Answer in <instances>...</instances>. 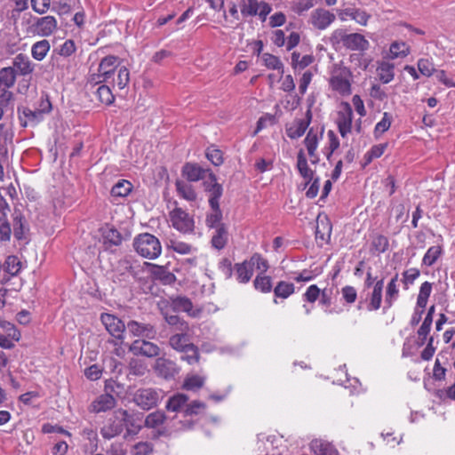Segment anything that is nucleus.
<instances>
[{
    "label": "nucleus",
    "instance_id": "22",
    "mask_svg": "<svg viewBox=\"0 0 455 455\" xmlns=\"http://www.w3.org/2000/svg\"><path fill=\"white\" fill-rule=\"evenodd\" d=\"M119 63V58L114 55H108L104 57L98 67V71L102 74L103 80L108 82L113 79L115 70L116 69Z\"/></svg>",
    "mask_w": 455,
    "mask_h": 455
},
{
    "label": "nucleus",
    "instance_id": "39",
    "mask_svg": "<svg viewBox=\"0 0 455 455\" xmlns=\"http://www.w3.org/2000/svg\"><path fill=\"white\" fill-rule=\"evenodd\" d=\"M275 298L287 299L295 292V286L292 283L280 281L273 289Z\"/></svg>",
    "mask_w": 455,
    "mask_h": 455
},
{
    "label": "nucleus",
    "instance_id": "61",
    "mask_svg": "<svg viewBox=\"0 0 455 455\" xmlns=\"http://www.w3.org/2000/svg\"><path fill=\"white\" fill-rule=\"evenodd\" d=\"M153 452V444L149 442H139L132 447V455H149Z\"/></svg>",
    "mask_w": 455,
    "mask_h": 455
},
{
    "label": "nucleus",
    "instance_id": "25",
    "mask_svg": "<svg viewBox=\"0 0 455 455\" xmlns=\"http://www.w3.org/2000/svg\"><path fill=\"white\" fill-rule=\"evenodd\" d=\"M169 310L173 313L185 312L189 315H195V314L192 313L193 303L191 299L186 296L171 297Z\"/></svg>",
    "mask_w": 455,
    "mask_h": 455
},
{
    "label": "nucleus",
    "instance_id": "59",
    "mask_svg": "<svg viewBox=\"0 0 455 455\" xmlns=\"http://www.w3.org/2000/svg\"><path fill=\"white\" fill-rule=\"evenodd\" d=\"M304 143L307 149L308 155H313V153L316 151L318 146V137L312 129H310L307 132L304 140Z\"/></svg>",
    "mask_w": 455,
    "mask_h": 455
},
{
    "label": "nucleus",
    "instance_id": "54",
    "mask_svg": "<svg viewBox=\"0 0 455 455\" xmlns=\"http://www.w3.org/2000/svg\"><path fill=\"white\" fill-rule=\"evenodd\" d=\"M391 123H392V116L387 112H385L383 114L381 120L379 122H378L377 124L375 125L374 136L376 138H378L381 134H383L385 132H387L390 128Z\"/></svg>",
    "mask_w": 455,
    "mask_h": 455
},
{
    "label": "nucleus",
    "instance_id": "29",
    "mask_svg": "<svg viewBox=\"0 0 455 455\" xmlns=\"http://www.w3.org/2000/svg\"><path fill=\"white\" fill-rule=\"evenodd\" d=\"M345 47L351 51L364 52L369 49L370 43L363 35L352 33L348 35Z\"/></svg>",
    "mask_w": 455,
    "mask_h": 455
},
{
    "label": "nucleus",
    "instance_id": "28",
    "mask_svg": "<svg viewBox=\"0 0 455 455\" xmlns=\"http://www.w3.org/2000/svg\"><path fill=\"white\" fill-rule=\"evenodd\" d=\"M123 418H124V438L127 439L130 436L137 435L141 430L142 427L140 423V420L136 418L134 414L130 413L126 410V416L124 414Z\"/></svg>",
    "mask_w": 455,
    "mask_h": 455
},
{
    "label": "nucleus",
    "instance_id": "2",
    "mask_svg": "<svg viewBox=\"0 0 455 455\" xmlns=\"http://www.w3.org/2000/svg\"><path fill=\"white\" fill-rule=\"evenodd\" d=\"M206 409V404L201 401L194 400L189 403H186L184 410L182 411V419L177 420V417L171 419L172 423V427L173 431H184L192 429L196 424L194 417L204 412ZM172 430L170 427H163L157 430V436H170Z\"/></svg>",
    "mask_w": 455,
    "mask_h": 455
},
{
    "label": "nucleus",
    "instance_id": "14",
    "mask_svg": "<svg viewBox=\"0 0 455 455\" xmlns=\"http://www.w3.org/2000/svg\"><path fill=\"white\" fill-rule=\"evenodd\" d=\"M210 172H212L210 169L203 168L196 163H186L181 170L182 176L189 182L204 180Z\"/></svg>",
    "mask_w": 455,
    "mask_h": 455
},
{
    "label": "nucleus",
    "instance_id": "37",
    "mask_svg": "<svg viewBox=\"0 0 455 455\" xmlns=\"http://www.w3.org/2000/svg\"><path fill=\"white\" fill-rule=\"evenodd\" d=\"M389 241L388 238L381 234H377L372 236L371 242V252L372 254L384 253L388 250Z\"/></svg>",
    "mask_w": 455,
    "mask_h": 455
},
{
    "label": "nucleus",
    "instance_id": "30",
    "mask_svg": "<svg viewBox=\"0 0 455 455\" xmlns=\"http://www.w3.org/2000/svg\"><path fill=\"white\" fill-rule=\"evenodd\" d=\"M340 18L343 20H346L347 18L350 20H354L358 24L365 26L368 22V20L371 18V15L368 14L365 11L358 8H346L340 13Z\"/></svg>",
    "mask_w": 455,
    "mask_h": 455
},
{
    "label": "nucleus",
    "instance_id": "42",
    "mask_svg": "<svg viewBox=\"0 0 455 455\" xmlns=\"http://www.w3.org/2000/svg\"><path fill=\"white\" fill-rule=\"evenodd\" d=\"M331 234V225L328 220L326 221H321V224H317L315 228V240L323 243L329 242Z\"/></svg>",
    "mask_w": 455,
    "mask_h": 455
},
{
    "label": "nucleus",
    "instance_id": "7",
    "mask_svg": "<svg viewBox=\"0 0 455 455\" xmlns=\"http://www.w3.org/2000/svg\"><path fill=\"white\" fill-rule=\"evenodd\" d=\"M100 321L108 332L117 341L123 343L127 324L125 325L116 315L108 313H102L100 315Z\"/></svg>",
    "mask_w": 455,
    "mask_h": 455
},
{
    "label": "nucleus",
    "instance_id": "18",
    "mask_svg": "<svg viewBox=\"0 0 455 455\" xmlns=\"http://www.w3.org/2000/svg\"><path fill=\"white\" fill-rule=\"evenodd\" d=\"M155 370L158 375L164 379L174 378L179 373V367L177 364L170 360L164 357H159L156 361Z\"/></svg>",
    "mask_w": 455,
    "mask_h": 455
},
{
    "label": "nucleus",
    "instance_id": "8",
    "mask_svg": "<svg viewBox=\"0 0 455 455\" xmlns=\"http://www.w3.org/2000/svg\"><path fill=\"white\" fill-rule=\"evenodd\" d=\"M348 75V70L343 68L334 72L330 78L331 89L342 96H347L351 93V84L347 79Z\"/></svg>",
    "mask_w": 455,
    "mask_h": 455
},
{
    "label": "nucleus",
    "instance_id": "19",
    "mask_svg": "<svg viewBox=\"0 0 455 455\" xmlns=\"http://www.w3.org/2000/svg\"><path fill=\"white\" fill-rule=\"evenodd\" d=\"M162 315L172 331H189L188 323L169 309L162 310Z\"/></svg>",
    "mask_w": 455,
    "mask_h": 455
},
{
    "label": "nucleus",
    "instance_id": "50",
    "mask_svg": "<svg viewBox=\"0 0 455 455\" xmlns=\"http://www.w3.org/2000/svg\"><path fill=\"white\" fill-rule=\"evenodd\" d=\"M205 379L199 375L188 376L182 385L186 390L196 391L200 389L204 384Z\"/></svg>",
    "mask_w": 455,
    "mask_h": 455
},
{
    "label": "nucleus",
    "instance_id": "62",
    "mask_svg": "<svg viewBox=\"0 0 455 455\" xmlns=\"http://www.w3.org/2000/svg\"><path fill=\"white\" fill-rule=\"evenodd\" d=\"M321 289L316 284H312L307 288L306 292L302 295L303 300L308 303L315 302L320 296Z\"/></svg>",
    "mask_w": 455,
    "mask_h": 455
},
{
    "label": "nucleus",
    "instance_id": "9",
    "mask_svg": "<svg viewBox=\"0 0 455 455\" xmlns=\"http://www.w3.org/2000/svg\"><path fill=\"white\" fill-rule=\"evenodd\" d=\"M129 351L136 356L156 357L160 354V347L151 341L136 339L130 345Z\"/></svg>",
    "mask_w": 455,
    "mask_h": 455
},
{
    "label": "nucleus",
    "instance_id": "38",
    "mask_svg": "<svg viewBox=\"0 0 455 455\" xmlns=\"http://www.w3.org/2000/svg\"><path fill=\"white\" fill-rule=\"evenodd\" d=\"M255 290L262 293H268L273 291L272 278L263 273H259L253 280Z\"/></svg>",
    "mask_w": 455,
    "mask_h": 455
},
{
    "label": "nucleus",
    "instance_id": "17",
    "mask_svg": "<svg viewBox=\"0 0 455 455\" xmlns=\"http://www.w3.org/2000/svg\"><path fill=\"white\" fill-rule=\"evenodd\" d=\"M144 265L151 268L150 273L153 278L161 282V283L169 285L176 281L175 275L170 272L167 267L148 262H145Z\"/></svg>",
    "mask_w": 455,
    "mask_h": 455
},
{
    "label": "nucleus",
    "instance_id": "26",
    "mask_svg": "<svg viewBox=\"0 0 455 455\" xmlns=\"http://www.w3.org/2000/svg\"><path fill=\"white\" fill-rule=\"evenodd\" d=\"M18 114L22 126H27L28 123L37 124L44 119V116L37 109L32 110L28 107H19Z\"/></svg>",
    "mask_w": 455,
    "mask_h": 455
},
{
    "label": "nucleus",
    "instance_id": "57",
    "mask_svg": "<svg viewBox=\"0 0 455 455\" xmlns=\"http://www.w3.org/2000/svg\"><path fill=\"white\" fill-rule=\"evenodd\" d=\"M169 247L181 255L189 254L193 251V247L189 243L177 240H171Z\"/></svg>",
    "mask_w": 455,
    "mask_h": 455
},
{
    "label": "nucleus",
    "instance_id": "24",
    "mask_svg": "<svg viewBox=\"0 0 455 455\" xmlns=\"http://www.w3.org/2000/svg\"><path fill=\"white\" fill-rule=\"evenodd\" d=\"M34 27L39 36H48L57 28V20L53 16L37 18Z\"/></svg>",
    "mask_w": 455,
    "mask_h": 455
},
{
    "label": "nucleus",
    "instance_id": "55",
    "mask_svg": "<svg viewBox=\"0 0 455 455\" xmlns=\"http://www.w3.org/2000/svg\"><path fill=\"white\" fill-rule=\"evenodd\" d=\"M205 156L206 158L215 166H220L223 164V153L214 146L207 148Z\"/></svg>",
    "mask_w": 455,
    "mask_h": 455
},
{
    "label": "nucleus",
    "instance_id": "12",
    "mask_svg": "<svg viewBox=\"0 0 455 455\" xmlns=\"http://www.w3.org/2000/svg\"><path fill=\"white\" fill-rule=\"evenodd\" d=\"M169 346L178 352L194 350V355H196V345L190 342L188 331H180L172 334L169 339Z\"/></svg>",
    "mask_w": 455,
    "mask_h": 455
},
{
    "label": "nucleus",
    "instance_id": "40",
    "mask_svg": "<svg viewBox=\"0 0 455 455\" xmlns=\"http://www.w3.org/2000/svg\"><path fill=\"white\" fill-rule=\"evenodd\" d=\"M132 184L126 180H120L111 188V196L113 197H125L132 190Z\"/></svg>",
    "mask_w": 455,
    "mask_h": 455
},
{
    "label": "nucleus",
    "instance_id": "48",
    "mask_svg": "<svg viewBox=\"0 0 455 455\" xmlns=\"http://www.w3.org/2000/svg\"><path fill=\"white\" fill-rule=\"evenodd\" d=\"M443 253V249L440 245H434L428 248L422 259V265L427 267L433 266Z\"/></svg>",
    "mask_w": 455,
    "mask_h": 455
},
{
    "label": "nucleus",
    "instance_id": "32",
    "mask_svg": "<svg viewBox=\"0 0 455 455\" xmlns=\"http://www.w3.org/2000/svg\"><path fill=\"white\" fill-rule=\"evenodd\" d=\"M13 235L17 240L26 239V232L28 231V227L25 217L20 212H15L13 213Z\"/></svg>",
    "mask_w": 455,
    "mask_h": 455
},
{
    "label": "nucleus",
    "instance_id": "3",
    "mask_svg": "<svg viewBox=\"0 0 455 455\" xmlns=\"http://www.w3.org/2000/svg\"><path fill=\"white\" fill-rule=\"evenodd\" d=\"M133 247L138 254L149 259L158 258L162 252L159 239L149 233L137 235L133 240Z\"/></svg>",
    "mask_w": 455,
    "mask_h": 455
},
{
    "label": "nucleus",
    "instance_id": "36",
    "mask_svg": "<svg viewBox=\"0 0 455 455\" xmlns=\"http://www.w3.org/2000/svg\"><path fill=\"white\" fill-rule=\"evenodd\" d=\"M175 187L179 196L188 202H194L196 200L197 195L191 184L184 180H177Z\"/></svg>",
    "mask_w": 455,
    "mask_h": 455
},
{
    "label": "nucleus",
    "instance_id": "45",
    "mask_svg": "<svg viewBox=\"0 0 455 455\" xmlns=\"http://www.w3.org/2000/svg\"><path fill=\"white\" fill-rule=\"evenodd\" d=\"M395 66L388 62H382L377 68L378 76L384 84H388L394 79Z\"/></svg>",
    "mask_w": 455,
    "mask_h": 455
},
{
    "label": "nucleus",
    "instance_id": "21",
    "mask_svg": "<svg viewBox=\"0 0 455 455\" xmlns=\"http://www.w3.org/2000/svg\"><path fill=\"white\" fill-rule=\"evenodd\" d=\"M398 274H395L387 283L385 293V306L383 312L386 313L387 309L393 307L394 303L399 298V288L397 285Z\"/></svg>",
    "mask_w": 455,
    "mask_h": 455
},
{
    "label": "nucleus",
    "instance_id": "47",
    "mask_svg": "<svg viewBox=\"0 0 455 455\" xmlns=\"http://www.w3.org/2000/svg\"><path fill=\"white\" fill-rule=\"evenodd\" d=\"M50 50V44L47 40L44 39L36 42L31 48L32 57L36 60H43Z\"/></svg>",
    "mask_w": 455,
    "mask_h": 455
},
{
    "label": "nucleus",
    "instance_id": "5",
    "mask_svg": "<svg viewBox=\"0 0 455 455\" xmlns=\"http://www.w3.org/2000/svg\"><path fill=\"white\" fill-rule=\"evenodd\" d=\"M124 413L126 416V410L119 408L106 419L100 427V435L104 439L111 440L124 432Z\"/></svg>",
    "mask_w": 455,
    "mask_h": 455
},
{
    "label": "nucleus",
    "instance_id": "60",
    "mask_svg": "<svg viewBox=\"0 0 455 455\" xmlns=\"http://www.w3.org/2000/svg\"><path fill=\"white\" fill-rule=\"evenodd\" d=\"M418 69L421 75L425 76H431L435 72V66L428 59H419L418 60Z\"/></svg>",
    "mask_w": 455,
    "mask_h": 455
},
{
    "label": "nucleus",
    "instance_id": "31",
    "mask_svg": "<svg viewBox=\"0 0 455 455\" xmlns=\"http://www.w3.org/2000/svg\"><path fill=\"white\" fill-rule=\"evenodd\" d=\"M210 211L205 216V225L209 229L226 225L222 222L223 213L220 205H209Z\"/></svg>",
    "mask_w": 455,
    "mask_h": 455
},
{
    "label": "nucleus",
    "instance_id": "34",
    "mask_svg": "<svg viewBox=\"0 0 455 455\" xmlns=\"http://www.w3.org/2000/svg\"><path fill=\"white\" fill-rule=\"evenodd\" d=\"M188 401V396L187 395L177 393L169 397L165 405V409L168 411L180 412L182 414V411L184 410Z\"/></svg>",
    "mask_w": 455,
    "mask_h": 455
},
{
    "label": "nucleus",
    "instance_id": "58",
    "mask_svg": "<svg viewBox=\"0 0 455 455\" xmlns=\"http://www.w3.org/2000/svg\"><path fill=\"white\" fill-rule=\"evenodd\" d=\"M342 299L347 304H353L357 299V291L354 286L346 285L341 288Z\"/></svg>",
    "mask_w": 455,
    "mask_h": 455
},
{
    "label": "nucleus",
    "instance_id": "44",
    "mask_svg": "<svg viewBox=\"0 0 455 455\" xmlns=\"http://www.w3.org/2000/svg\"><path fill=\"white\" fill-rule=\"evenodd\" d=\"M104 243L107 246H118L122 243L123 237L120 232L114 228H108L103 232Z\"/></svg>",
    "mask_w": 455,
    "mask_h": 455
},
{
    "label": "nucleus",
    "instance_id": "35",
    "mask_svg": "<svg viewBox=\"0 0 455 455\" xmlns=\"http://www.w3.org/2000/svg\"><path fill=\"white\" fill-rule=\"evenodd\" d=\"M310 447L315 455H339L338 451L332 444L323 440H313Z\"/></svg>",
    "mask_w": 455,
    "mask_h": 455
},
{
    "label": "nucleus",
    "instance_id": "13",
    "mask_svg": "<svg viewBox=\"0 0 455 455\" xmlns=\"http://www.w3.org/2000/svg\"><path fill=\"white\" fill-rule=\"evenodd\" d=\"M344 109L338 112L337 125L339 132L345 138L352 129L353 110L349 103H343Z\"/></svg>",
    "mask_w": 455,
    "mask_h": 455
},
{
    "label": "nucleus",
    "instance_id": "43",
    "mask_svg": "<svg viewBox=\"0 0 455 455\" xmlns=\"http://www.w3.org/2000/svg\"><path fill=\"white\" fill-rule=\"evenodd\" d=\"M410 46L404 42H393L389 48V57L394 60L396 58H403L409 55Z\"/></svg>",
    "mask_w": 455,
    "mask_h": 455
},
{
    "label": "nucleus",
    "instance_id": "10",
    "mask_svg": "<svg viewBox=\"0 0 455 455\" xmlns=\"http://www.w3.org/2000/svg\"><path fill=\"white\" fill-rule=\"evenodd\" d=\"M204 191L209 195V205H220V199L223 195V187L218 183L217 177L213 172L209 173V179L204 180Z\"/></svg>",
    "mask_w": 455,
    "mask_h": 455
},
{
    "label": "nucleus",
    "instance_id": "20",
    "mask_svg": "<svg viewBox=\"0 0 455 455\" xmlns=\"http://www.w3.org/2000/svg\"><path fill=\"white\" fill-rule=\"evenodd\" d=\"M335 20V15L325 9H316L311 14L312 24L318 29H325Z\"/></svg>",
    "mask_w": 455,
    "mask_h": 455
},
{
    "label": "nucleus",
    "instance_id": "52",
    "mask_svg": "<svg viewBox=\"0 0 455 455\" xmlns=\"http://www.w3.org/2000/svg\"><path fill=\"white\" fill-rule=\"evenodd\" d=\"M4 267L6 273L13 276L20 271L21 262L17 256L10 255L6 258Z\"/></svg>",
    "mask_w": 455,
    "mask_h": 455
},
{
    "label": "nucleus",
    "instance_id": "51",
    "mask_svg": "<svg viewBox=\"0 0 455 455\" xmlns=\"http://www.w3.org/2000/svg\"><path fill=\"white\" fill-rule=\"evenodd\" d=\"M262 60L268 69L279 70L281 75L283 74V64L278 57L270 53H264Z\"/></svg>",
    "mask_w": 455,
    "mask_h": 455
},
{
    "label": "nucleus",
    "instance_id": "11",
    "mask_svg": "<svg viewBox=\"0 0 455 455\" xmlns=\"http://www.w3.org/2000/svg\"><path fill=\"white\" fill-rule=\"evenodd\" d=\"M127 329L133 336L148 339H154L157 334L155 325L135 320H131L127 323Z\"/></svg>",
    "mask_w": 455,
    "mask_h": 455
},
{
    "label": "nucleus",
    "instance_id": "56",
    "mask_svg": "<svg viewBox=\"0 0 455 455\" xmlns=\"http://www.w3.org/2000/svg\"><path fill=\"white\" fill-rule=\"evenodd\" d=\"M402 282L405 290L409 289L414 281L419 276L420 271L418 268L412 267L403 272Z\"/></svg>",
    "mask_w": 455,
    "mask_h": 455
},
{
    "label": "nucleus",
    "instance_id": "27",
    "mask_svg": "<svg viewBox=\"0 0 455 455\" xmlns=\"http://www.w3.org/2000/svg\"><path fill=\"white\" fill-rule=\"evenodd\" d=\"M312 119L311 110L306 112V119H299L295 122L294 125L287 129V135L289 138L294 140L300 138L307 131Z\"/></svg>",
    "mask_w": 455,
    "mask_h": 455
},
{
    "label": "nucleus",
    "instance_id": "23",
    "mask_svg": "<svg viewBox=\"0 0 455 455\" xmlns=\"http://www.w3.org/2000/svg\"><path fill=\"white\" fill-rule=\"evenodd\" d=\"M212 229L211 245L212 248L221 251L227 246L229 240L228 228L227 225H223Z\"/></svg>",
    "mask_w": 455,
    "mask_h": 455
},
{
    "label": "nucleus",
    "instance_id": "16",
    "mask_svg": "<svg viewBox=\"0 0 455 455\" xmlns=\"http://www.w3.org/2000/svg\"><path fill=\"white\" fill-rule=\"evenodd\" d=\"M116 405V400L113 395L105 393L95 398L90 406V411L94 413L105 412L115 408Z\"/></svg>",
    "mask_w": 455,
    "mask_h": 455
},
{
    "label": "nucleus",
    "instance_id": "1",
    "mask_svg": "<svg viewBox=\"0 0 455 455\" xmlns=\"http://www.w3.org/2000/svg\"><path fill=\"white\" fill-rule=\"evenodd\" d=\"M12 63V66L0 69V99L3 106H8L13 100L10 89L15 84L17 76H26L34 71V64L26 54H17Z\"/></svg>",
    "mask_w": 455,
    "mask_h": 455
},
{
    "label": "nucleus",
    "instance_id": "6",
    "mask_svg": "<svg viewBox=\"0 0 455 455\" xmlns=\"http://www.w3.org/2000/svg\"><path fill=\"white\" fill-rule=\"evenodd\" d=\"M172 226L183 234L193 233L195 229V221L186 211L180 207L174 208L169 213Z\"/></svg>",
    "mask_w": 455,
    "mask_h": 455
},
{
    "label": "nucleus",
    "instance_id": "49",
    "mask_svg": "<svg viewBox=\"0 0 455 455\" xmlns=\"http://www.w3.org/2000/svg\"><path fill=\"white\" fill-rule=\"evenodd\" d=\"M297 169L301 177L314 175V171L308 167L303 149H300L297 155Z\"/></svg>",
    "mask_w": 455,
    "mask_h": 455
},
{
    "label": "nucleus",
    "instance_id": "33",
    "mask_svg": "<svg viewBox=\"0 0 455 455\" xmlns=\"http://www.w3.org/2000/svg\"><path fill=\"white\" fill-rule=\"evenodd\" d=\"M234 271L235 279L240 283H247L253 275V269L247 259L241 263H235L234 265Z\"/></svg>",
    "mask_w": 455,
    "mask_h": 455
},
{
    "label": "nucleus",
    "instance_id": "53",
    "mask_svg": "<svg viewBox=\"0 0 455 455\" xmlns=\"http://www.w3.org/2000/svg\"><path fill=\"white\" fill-rule=\"evenodd\" d=\"M247 261L249 262L252 269L255 267L259 271V273L266 274L267 269L269 268L267 260L265 258H263L262 255L259 253H254L250 258V259H247Z\"/></svg>",
    "mask_w": 455,
    "mask_h": 455
},
{
    "label": "nucleus",
    "instance_id": "63",
    "mask_svg": "<svg viewBox=\"0 0 455 455\" xmlns=\"http://www.w3.org/2000/svg\"><path fill=\"white\" fill-rule=\"evenodd\" d=\"M116 84L119 89H124L130 82V72L124 66L120 67L116 77Z\"/></svg>",
    "mask_w": 455,
    "mask_h": 455
},
{
    "label": "nucleus",
    "instance_id": "41",
    "mask_svg": "<svg viewBox=\"0 0 455 455\" xmlns=\"http://www.w3.org/2000/svg\"><path fill=\"white\" fill-rule=\"evenodd\" d=\"M167 420V417L163 411H156L147 415L145 419V427L148 428H156Z\"/></svg>",
    "mask_w": 455,
    "mask_h": 455
},
{
    "label": "nucleus",
    "instance_id": "4",
    "mask_svg": "<svg viewBox=\"0 0 455 455\" xmlns=\"http://www.w3.org/2000/svg\"><path fill=\"white\" fill-rule=\"evenodd\" d=\"M162 398V390L153 387H140L132 394V402L144 411H149L156 407Z\"/></svg>",
    "mask_w": 455,
    "mask_h": 455
},
{
    "label": "nucleus",
    "instance_id": "46",
    "mask_svg": "<svg viewBox=\"0 0 455 455\" xmlns=\"http://www.w3.org/2000/svg\"><path fill=\"white\" fill-rule=\"evenodd\" d=\"M94 94L98 100L105 105H111L115 100V96L112 93L111 89L106 84L98 86Z\"/></svg>",
    "mask_w": 455,
    "mask_h": 455
},
{
    "label": "nucleus",
    "instance_id": "64",
    "mask_svg": "<svg viewBox=\"0 0 455 455\" xmlns=\"http://www.w3.org/2000/svg\"><path fill=\"white\" fill-rule=\"evenodd\" d=\"M435 396L442 401H445L446 399L455 401V383L447 388L436 390Z\"/></svg>",
    "mask_w": 455,
    "mask_h": 455
},
{
    "label": "nucleus",
    "instance_id": "15",
    "mask_svg": "<svg viewBox=\"0 0 455 455\" xmlns=\"http://www.w3.org/2000/svg\"><path fill=\"white\" fill-rule=\"evenodd\" d=\"M372 291L368 293L366 300H368L366 309L368 311H377L381 307L383 288H384V278H380L373 285Z\"/></svg>",
    "mask_w": 455,
    "mask_h": 455
}]
</instances>
